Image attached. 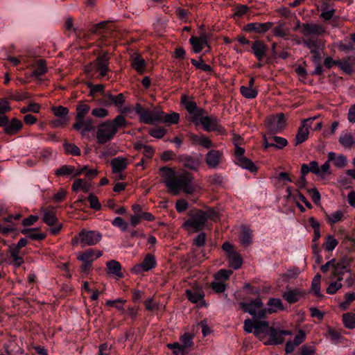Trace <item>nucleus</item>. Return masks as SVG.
<instances>
[{
    "label": "nucleus",
    "mask_w": 355,
    "mask_h": 355,
    "mask_svg": "<svg viewBox=\"0 0 355 355\" xmlns=\"http://www.w3.org/2000/svg\"><path fill=\"white\" fill-rule=\"evenodd\" d=\"M252 231L246 225H241L240 228V233L239 234V240L241 244L243 246H248L252 243Z\"/></svg>",
    "instance_id": "b1692460"
},
{
    "label": "nucleus",
    "mask_w": 355,
    "mask_h": 355,
    "mask_svg": "<svg viewBox=\"0 0 355 355\" xmlns=\"http://www.w3.org/2000/svg\"><path fill=\"white\" fill-rule=\"evenodd\" d=\"M267 305L268 306V308H265V310L261 311L262 316L266 317L268 314H272L277 312L278 311H282L284 309L282 300L278 298H270L268 301Z\"/></svg>",
    "instance_id": "4be33fe9"
},
{
    "label": "nucleus",
    "mask_w": 355,
    "mask_h": 355,
    "mask_svg": "<svg viewBox=\"0 0 355 355\" xmlns=\"http://www.w3.org/2000/svg\"><path fill=\"white\" fill-rule=\"evenodd\" d=\"M292 332L288 330H277L271 327L269 338L264 341L265 345H279L284 341V336L291 335Z\"/></svg>",
    "instance_id": "2eb2a0df"
},
{
    "label": "nucleus",
    "mask_w": 355,
    "mask_h": 355,
    "mask_svg": "<svg viewBox=\"0 0 355 355\" xmlns=\"http://www.w3.org/2000/svg\"><path fill=\"white\" fill-rule=\"evenodd\" d=\"M269 139H272L273 147L277 149H282L288 145L287 139L284 137L269 135Z\"/></svg>",
    "instance_id": "8fccbe9b"
},
{
    "label": "nucleus",
    "mask_w": 355,
    "mask_h": 355,
    "mask_svg": "<svg viewBox=\"0 0 355 355\" xmlns=\"http://www.w3.org/2000/svg\"><path fill=\"white\" fill-rule=\"evenodd\" d=\"M240 92L243 97L249 99L256 98L258 94V90L255 87L248 86H241L240 87Z\"/></svg>",
    "instance_id": "a19ab883"
},
{
    "label": "nucleus",
    "mask_w": 355,
    "mask_h": 355,
    "mask_svg": "<svg viewBox=\"0 0 355 355\" xmlns=\"http://www.w3.org/2000/svg\"><path fill=\"white\" fill-rule=\"evenodd\" d=\"M106 266L109 273L116 276L119 278L123 277L121 272V263L115 260H111L106 263Z\"/></svg>",
    "instance_id": "72a5a7b5"
},
{
    "label": "nucleus",
    "mask_w": 355,
    "mask_h": 355,
    "mask_svg": "<svg viewBox=\"0 0 355 355\" xmlns=\"http://www.w3.org/2000/svg\"><path fill=\"white\" fill-rule=\"evenodd\" d=\"M193 336L189 333H184L180 337L181 345L185 352L189 347H191L193 345Z\"/></svg>",
    "instance_id": "de8ad7c7"
},
{
    "label": "nucleus",
    "mask_w": 355,
    "mask_h": 355,
    "mask_svg": "<svg viewBox=\"0 0 355 355\" xmlns=\"http://www.w3.org/2000/svg\"><path fill=\"white\" fill-rule=\"evenodd\" d=\"M338 241L333 236L328 235L323 243V248L328 252H332L338 245Z\"/></svg>",
    "instance_id": "c03bdc74"
},
{
    "label": "nucleus",
    "mask_w": 355,
    "mask_h": 355,
    "mask_svg": "<svg viewBox=\"0 0 355 355\" xmlns=\"http://www.w3.org/2000/svg\"><path fill=\"white\" fill-rule=\"evenodd\" d=\"M131 66L139 73L141 74L146 69V62L141 55L139 54H134L130 59Z\"/></svg>",
    "instance_id": "7c9ffc66"
},
{
    "label": "nucleus",
    "mask_w": 355,
    "mask_h": 355,
    "mask_svg": "<svg viewBox=\"0 0 355 355\" xmlns=\"http://www.w3.org/2000/svg\"><path fill=\"white\" fill-rule=\"evenodd\" d=\"M113 173H119L124 171L128 166V160L125 157H117L111 160Z\"/></svg>",
    "instance_id": "c85d7f7f"
},
{
    "label": "nucleus",
    "mask_w": 355,
    "mask_h": 355,
    "mask_svg": "<svg viewBox=\"0 0 355 355\" xmlns=\"http://www.w3.org/2000/svg\"><path fill=\"white\" fill-rule=\"evenodd\" d=\"M188 216L189 218L184 222L182 227L191 233L203 230L208 219L216 221L219 218L218 213L212 209L206 211L202 209L190 211Z\"/></svg>",
    "instance_id": "7ed1b4c3"
},
{
    "label": "nucleus",
    "mask_w": 355,
    "mask_h": 355,
    "mask_svg": "<svg viewBox=\"0 0 355 355\" xmlns=\"http://www.w3.org/2000/svg\"><path fill=\"white\" fill-rule=\"evenodd\" d=\"M308 120H303L297 130V132L295 138V145L297 146L305 141L309 137L310 124H307Z\"/></svg>",
    "instance_id": "5701e85b"
},
{
    "label": "nucleus",
    "mask_w": 355,
    "mask_h": 355,
    "mask_svg": "<svg viewBox=\"0 0 355 355\" xmlns=\"http://www.w3.org/2000/svg\"><path fill=\"white\" fill-rule=\"evenodd\" d=\"M199 145L206 149H209L215 146L211 139L203 134H201V139Z\"/></svg>",
    "instance_id": "680f3d73"
},
{
    "label": "nucleus",
    "mask_w": 355,
    "mask_h": 355,
    "mask_svg": "<svg viewBox=\"0 0 355 355\" xmlns=\"http://www.w3.org/2000/svg\"><path fill=\"white\" fill-rule=\"evenodd\" d=\"M302 42L310 50L313 61L314 62H318L321 59L320 50L323 46L322 40L314 37H310L303 40Z\"/></svg>",
    "instance_id": "9b49d317"
},
{
    "label": "nucleus",
    "mask_w": 355,
    "mask_h": 355,
    "mask_svg": "<svg viewBox=\"0 0 355 355\" xmlns=\"http://www.w3.org/2000/svg\"><path fill=\"white\" fill-rule=\"evenodd\" d=\"M239 306L241 310L245 313H248L253 317L263 319L266 316L261 315V311L265 310L263 304L260 297H257L250 302H241L239 303Z\"/></svg>",
    "instance_id": "0eeeda50"
},
{
    "label": "nucleus",
    "mask_w": 355,
    "mask_h": 355,
    "mask_svg": "<svg viewBox=\"0 0 355 355\" xmlns=\"http://www.w3.org/2000/svg\"><path fill=\"white\" fill-rule=\"evenodd\" d=\"M44 214L43 221L49 226H53L58 222L56 210L54 207H49L42 209Z\"/></svg>",
    "instance_id": "393cba45"
},
{
    "label": "nucleus",
    "mask_w": 355,
    "mask_h": 355,
    "mask_svg": "<svg viewBox=\"0 0 355 355\" xmlns=\"http://www.w3.org/2000/svg\"><path fill=\"white\" fill-rule=\"evenodd\" d=\"M326 32L324 25L318 23H304L301 25V33L304 36H322Z\"/></svg>",
    "instance_id": "4468645a"
},
{
    "label": "nucleus",
    "mask_w": 355,
    "mask_h": 355,
    "mask_svg": "<svg viewBox=\"0 0 355 355\" xmlns=\"http://www.w3.org/2000/svg\"><path fill=\"white\" fill-rule=\"evenodd\" d=\"M191 62L196 69H201L206 72H211L213 71L211 67L209 64L205 63L202 58L198 60L191 59Z\"/></svg>",
    "instance_id": "a18cd8bd"
},
{
    "label": "nucleus",
    "mask_w": 355,
    "mask_h": 355,
    "mask_svg": "<svg viewBox=\"0 0 355 355\" xmlns=\"http://www.w3.org/2000/svg\"><path fill=\"white\" fill-rule=\"evenodd\" d=\"M79 238L83 247L96 245L102 239L101 233L96 231H87L85 230L79 232Z\"/></svg>",
    "instance_id": "f8f14e48"
},
{
    "label": "nucleus",
    "mask_w": 355,
    "mask_h": 355,
    "mask_svg": "<svg viewBox=\"0 0 355 355\" xmlns=\"http://www.w3.org/2000/svg\"><path fill=\"white\" fill-rule=\"evenodd\" d=\"M181 103L184 105L186 110L190 114L189 121L198 125L200 123V119L205 116L203 114L205 110L203 108L198 107L195 101L189 100L186 95L181 96Z\"/></svg>",
    "instance_id": "39448f33"
},
{
    "label": "nucleus",
    "mask_w": 355,
    "mask_h": 355,
    "mask_svg": "<svg viewBox=\"0 0 355 355\" xmlns=\"http://www.w3.org/2000/svg\"><path fill=\"white\" fill-rule=\"evenodd\" d=\"M272 33L275 36L279 37H284L287 39L290 35V30L284 24L279 23L277 26L273 28Z\"/></svg>",
    "instance_id": "e433bc0d"
},
{
    "label": "nucleus",
    "mask_w": 355,
    "mask_h": 355,
    "mask_svg": "<svg viewBox=\"0 0 355 355\" xmlns=\"http://www.w3.org/2000/svg\"><path fill=\"white\" fill-rule=\"evenodd\" d=\"M211 288L218 293H223L226 290L225 282L215 280L211 283Z\"/></svg>",
    "instance_id": "338daca9"
},
{
    "label": "nucleus",
    "mask_w": 355,
    "mask_h": 355,
    "mask_svg": "<svg viewBox=\"0 0 355 355\" xmlns=\"http://www.w3.org/2000/svg\"><path fill=\"white\" fill-rule=\"evenodd\" d=\"M74 173V166L70 165H63L58 168L55 174L57 176H69Z\"/></svg>",
    "instance_id": "09e8293b"
},
{
    "label": "nucleus",
    "mask_w": 355,
    "mask_h": 355,
    "mask_svg": "<svg viewBox=\"0 0 355 355\" xmlns=\"http://www.w3.org/2000/svg\"><path fill=\"white\" fill-rule=\"evenodd\" d=\"M305 292L299 289L295 288L293 290H288L283 293V297L289 304H293L298 302L300 298L304 297Z\"/></svg>",
    "instance_id": "cd10ccee"
},
{
    "label": "nucleus",
    "mask_w": 355,
    "mask_h": 355,
    "mask_svg": "<svg viewBox=\"0 0 355 355\" xmlns=\"http://www.w3.org/2000/svg\"><path fill=\"white\" fill-rule=\"evenodd\" d=\"M327 218L330 223L334 224L338 221H340L343 219V213L341 211L338 210L330 215H327Z\"/></svg>",
    "instance_id": "052dcab7"
},
{
    "label": "nucleus",
    "mask_w": 355,
    "mask_h": 355,
    "mask_svg": "<svg viewBox=\"0 0 355 355\" xmlns=\"http://www.w3.org/2000/svg\"><path fill=\"white\" fill-rule=\"evenodd\" d=\"M125 300L118 298L114 300H107L105 304L108 306L114 307L117 310L121 311L122 313H124L125 310L123 306L125 304Z\"/></svg>",
    "instance_id": "3c124183"
},
{
    "label": "nucleus",
    "mask_w": 355,
    "mask_h": 355,
    "mask_svg": "<svg viewBox=\"0 0 355 355\" xmlns=\"http://www.w3.org/2000/svg\"><path fill=\"white\" fill-rule=\"evenodd\" d=\"M343 285L341 282L338 279L336 282H331L327 288V293L330 295L335 294L338 290L342 288Z\"/></svg>",
    "instance_id": "e2e57ef3"
},
{
    "label": "nucleus",
    "mask_w": 355,
    "mask_h": 355,
    "mask_svg": "<svg viewBox=\"0 0 355 355\" xmlns=\"http://www.w3.org/2000/svg\"><path fill=\"white\" fill-rule=\"evenodd\" d=\"M73 128L76 130L80 131L83 137H85L87 133L94 130L93 120L92 119H82L76 121L73 124Z\"/></svg>",
    "instance_id": "a211bd4d"
},
{
    "label": "nucleus",
    "mask_w": 355,
    "mask_h": 355,
    "mask_svg": "<svg viewBox=\"0 0 355 355\" xmlns=\"http://www.w3.org/2000/svg\"><path fill=\"white\" fill-rule=\"evenodd\" d=\"M64 147L65 152L68 154H71L76 156L80 155V148L74 144L66 143L64 144Z\"/></svg>",
    "instance_id": "4d7b16f0"
},
{
    "label": "nucleus",
    "mask_w": 355,
    "mask_h": 355,
    "mask_svg": "<svg viewBox=\"0 0 355 355\" xmlns=\"http://www.w3.org/2000/svg\"><path fill=\"white\" fill-rule=\"evenodd\" d=\"M267 49L266 44L261 40H255L252 44V52L259 61H262L266 56Z\"/></svg>",
    "instance_id": "a878e982"
},
{
    "label": "nucleus",
    "mask_w": 355,
    "mask_h": 355,
    "mask_svg": "<svg viewBox=\"0 0 355 355\" xmlns=\"http://www.w3.org/2000/svg\"><path fill=\"white\" fill-rule=\"evenodd\" d=\"M105 98L107 99V105H110L113 104L114 106L119 108H121L125 101V98L122 93H120L116 96L111 94H107L105 95Z\"/></svg>",
    "instance_id": "473e14b6"
},
{
    "label": "nucleus",
    "mask_w": 355,
    "mask_h": 355,
    "mask_svg": "<svg viewBox=\"0 0 355 355\" xmlns=\"http://www.w3.org/2000/svg\"><path fill=\"white\" fill-rule=\"evenodd\" d=\"M180 162L182 163L185 168L190 170L197 171L200 166V159L190 155L181 157L180 158Z\"/></svg>",
    "instance_id": "c756f323"
},
{
    "label": "nucleus",
    "mask_w": 355,
    "mask_h": 355,
    "mask_svg": "<svg viewBox=\"0 0 355 355\" xmlns=\"http://www.w3.org/2000/svg\"><path fill=\"white\" fill-rule=\"evenodd\" d=\"M185 294L188 300L192 303H197L203 300L205 294L203 290L200 287L187 289Z\"/></svg>",
    "instance_id": "bb28decb"
},
{
    "label": "nucleus",
    "mask_w": 355,
    "mask_h": 355,
    "mask_svg": "<svg viewBox=\"0 0 355 355\" xmlns=\"http://www.w3.org/2000/svg\"><path fill=\"white\" fill-rule=\"evenodd\" d=\"M166 133V130L164 128L158 127L153 128L150 130L149 134L157 139L162 138Z\"/></svg>",
    "instance_id": "0e129e2a"
},
{
    "label": "nucleus",
    "mask_w": 355,
    "mask_h": 355,
    "mask_svg": "<svg viewBox=\"0 0 355 355\" xmlns=\"http://www.w3.org/2000/svg\"><path fill=\"white\" fill-rule=\"evenodd\" d=\"M46 67L45 62L43 60H40L37 67L33 70V74L35 76H40L46 72Z\"/></svg>",
    "instance_id": "69168bd1"
},
{
    "label": "nucleus",
    "mask_w": 355,
    "mask_h": 355,
    "mask_svg": "<svg viewBox=\"0 0 355 355\" xmlns=\"http://www.w3.org/2000/svg\"><path fill=\"white\" fill-rule=\"evenodd\" d=\"M355 300V292L347 293L345 295V301L340 303L339 306L343 310L348 309L351 303Z\"/></svg>",
    "instance_id": "6e6d98bb"
},
{
    "label": "nucleus",
    "mask_w": 355,
    "mask_h": 355,
    "mask_svg": "<svg viewBox=\"0 0 355 355\" xmlns=\"http://www.w3.org/2000/svg\"><path fill=\"white\" fill-rule=\"evenodd\" d=\"M180 119V115L177 112H172L171 114H165L163 112V115L162 116V120L160 122L167 123L170 124H177Z\"/></svg>",
    "instance_id": "79ce46f5"
},
{
    "label": "nucleus",
    "mask_w": 355,
    "mask_h": 355,
    "mask_svg": "<svg viewBox=\"0 0 355 355\" xmlns=\"http://www.w3.org/2000/svg\"><path fill=\"white\" fill-rule=\"evenodd\" d=\"M90 106L85 103H80L76 107V121L85 119V116L89 113Z\"/></svg>",
    "instance_id": "ea45409f"
},
{
    "label": "nucleus",
    "mask_w": 355,
    "mask_h": 355,
    "mask_svg": "<svg viewBox=\"0 0 355 355\" xmlns=\"http://www.w3.org/2000/svg\"><path fill=\"white\" fill-rule=\"evenodd\" d=\"M329 162H333L336 168H342L347 165V158L344 155H336L334 152H330L327 155Z\"/></svg>",
    "instance_id": "2f4dec72"
},
{
    "label": "nucleus",
    "mask_w": 355,
    "mask_h": 355,
    "mask_svg": "<svg viewBox=\"0 0 355 355\" xmlns=\"http://www.w3.org/2000/svg\"><path fill=\"white\" fill-rule=\"evenodd\" d=\"M72 190L75 192L81 190L86 193L89 190V184L85 179H76L72 184Z\"/></svg>",
    "instance_id": "4c0bfd02"
},
{
    "label": "nucleus",
    "mask_w": 355,
    "mask_h": 355,
    "mask_svg": "<svg viewBox=\"0 0 355 355\" xmlns=\"http://www.w3.org/2000/svg\"><path fill=\"white\" fill-rule=\"evenodd\" d=\"M159 174L173 195L178 194L181 191L187 194H191L196 191L193 185L194 176L189 172L183 171L176 174L173 168L163 166L159 169Z\"/></svg>",
    "instance_id": "f257e3e1"
},
{
    "label": "nucleus",
    "mask_w": 355,
    "mask_h": 355,
    "mask_svg": "<svg viewBox=\"0 0 355 355\" xmlns=\"http://www.w3.org/2000/svg\"><path fill=\"white\" fill-rule=\"evenodd\" d=\"M162 115L163 111L159 108H155L153 110H146L141 120V122H143L146 124H154L156 122H160Z\"/></svg>",
    "instance_id": "412c9836"
},
{
    "label": "nucleus",
    "mask_w": 355,
    "mask_h": 355,
    "mask_svg": "<svg viewBox=\"0 0 355 355\" xmlns=\"http://www.w3.org/2000/svg\"><path fill=\"white\" fill-rule=\"evenodd\" d=\"M227 259L230 266L235 270H237L241 268L243 263V259L241 254L237 252H232L227 256Z\"/></svg>",
    "instance_id": "c9c22d12"
},
{
    "label": "nucleus",
    "mask_w": 355,
    "mask_h": 355,
    "mask_svg": "<svg viewBox=\"0 0 355 355\" xmlns=\"http://www.w3.org/2000/svg\"><path fill=\"white\" fill-rule=\"evenodd\" d=\"M235 163L243 168L247 169L252 173L257 172V167L256 165L248 157H239L235 160Z\"/></svg>",
    "instance_id": "f704fd0d"
},
{
    "label": "nucleus",
    "mask_w": 355,
    "mask_h": 355,
    "mask_svg": "<svg viewBox=\"0 0 355 355\" xmlns=\"http://www.w3.org/2000/svg\"><path fill=\"white\" fill-rule=\"evenodd\" d=\"M189 42L195 53H199L202 51L205 46H209L207 35L205 33H200L199 37L191 36L189 39Z\"/></svg>",
    "instance_id": "f3484780"
},
{
    "label": "nucleus",
    "mask_w": 355,
    "mask_h": 355,
    "mask_svg": "<svg viewBox=\"0 0 355 355\" xmlns=\"http://www.w3.org/2000/svg\"><path fill=\"white\" fill-rule=\"evenodd\" d=\"M232 273L233 272L230 270L221 269L214 275V279L216 281L224 282L229 279Z\"/></svg>",
    "instance_id": "5fc2aeb1"
},
{
    "label": "nucleus",
    "mask_w": 355,
    "mask_h": 355,
    "mask_svg": "<svg viewBox=\"0 0 355 355\" xmlns=\"http://www.w3.org/2000/svg\"><path fill=\"white\" fill-rule=\"evenodd\" d=\"M270 329L271 327H269L268 322L257 320L255 322L254 334L264 343L265 338L269 335Z\"/></svg>",
    "instance_id": "aec40b11"
},
{
    "label": "nucleus",
    "mask_w": 355,
    "mask_h": 355,
    "mask_svg": "<svg viewBox=\"0 0 355 355\" xmlns=\"http://www.w3.org/2000/svg\"><path fill=\"white\" fill-rule=\"evenodd\" d=\"M112 225L114 227H117L121 230V231L125 232L128 229V223L121 218V217H116L112 221Z\"/></svg>",
    "instance_id": "bf43d9fd"
},
{
    "label": "nucleus",
    "mask_w": 355,
    "mask_h": 355,
    "mask_svg": "<svg viewBox=\"0 0 355 355\" xmlns=\"http://www.w3.org/2000/svg\"><path fill=\"white\" fill-rule=\"evenodd\" d=\"M343 322L347 329L355 328V313H347L343 315Z\"/></svg>",
    "instance_id": "37998d69"
},
{
    "label": "nucleus",
    "mask_w": 355,
    "mask_h": 355,
    "mask_svg": "<svg viewBox=\"0 0 355 355\" xmlns=\"http://www.w3.org/2000/svg\"><path fill=\"white\" fill-rule=\"evenodd\" d=\"M110 56L108 53L105 52L99 55L96 59L90 64L85 67V71L92 76L98 73L96 78H102L107 75L111 71L110 68Z\"/></svg>",
    "instance_id": "20e7f679"
},
{
    "label": "nucleus",
    "mask_w": 355,
    "mask_h": 355,
    "mask_svg": "<svg viewBox=\"0 0 355 355\" xmlns=\"http://www.w3.org/2000/svg\"><path fill=\"white\" fill-rule=\"evenodd\" d=\"M225 159L223 150L210 149L205 155V162L209 168L216 169L220 166Z\"/></svg>",
    "instance_id": "9d476101"
},
{
    "label": "nucleus",
    "mask_w": 355,
    "mask_h": 355,
    "mask_svg": "<svg viewBox=\"0 0 355 355\" xmlns=\"http://www.w3.org/2000/svg\"><path fill=\"white\" fill-rule=\"evenodd\" d=\"M157 261L155 255L147 254L144 261L141 263L136 264L132 268V272L137 275H140L144 272H147L155 268Z\"/></svg>",
    "instance_id": "ddd939ff"
},
{
    "label": "nucleus",
    "mask_w": 355,
    "mask_h": 355,
    "mask_svg": "<svg viewBox=\"0 0 355 355\" xmlns=\"http://www.w3.org/2000/svg\"><path fill=\"white\" fill-rule=\"evenodd\" d=\"M39 229H25L21 230L23 234H28V236L32 240L42 241L45 239L46 234L42 232H36Z\"/></svg>",
    "instance_id": "58836bf2"
},
{
    "label": "nucleus",
    "mask_w": 355,
    "mask_h": 355,
    "mask_svg": "<svg viewBox=\"0 0 355 355\" xmlns=\"http://www.w3.org/2000/svg\"><path fill=\"white\" fill-rule=\"evenodd\" d=\"M339 142L345 148H349L354 145L355 140L352 135L345 134L340 137Z\"/></svg>",
    "instance_id": "49530a36"
},
{
    "label": "nucleus",
    "mask_w": 355,
    "mask_h": 355,
    "mask_svg": "<svg viewBox=\"0 0 355 355\" xmlns=\"http://www.w3.org/2000/svg\"><path fill=\"white\" fill-rule=\"evenodd\" d=\"M266 123L271 133L281 132L287 125L286 119L282 112L268 116L266 119Z\"/></svg>",
    "instance_id": "6e6552de"
},
{
    "label": "nucleus",
    "mask_w": 355,
    "mask_h": 355,
    "mask_svg": "<svg viewBox=\"0 0 355 355\" xmlns=\"http://www.w3.org/2000/svg\"><path fill=\"white\" fill-rule=\"evenodd\" d=\"M128 121L125 117L119 114L112 120H107L97 126L96 132V141L98 144H104L112 140L118 132L119 128H125Z\"/></svg>",
    "instance_id": "f03ea898"
},
{
    "label": "nucleus",
    "mask_w": 355,
    "mask_h": 355,
    "mask_svg": "<svg viewBox=\"0 0 355 355\" xmlns=\"http://www.w3.org/2000/svg\"><path fill=\"white\" fill-rule=\"evenodd\" d=\"M249 10L250 8L248 6L240 5L234 8V16L241 18L245 15Z\"/></svg>",
    "instance_id": "774afa93"
},
{
    "label": "nucleus",
    "mask_w": 355,
    "mask_h": 355,
    "mask_svg": "<svg viewBox=\"0 0 355 355\" xmlns=\"http://www.w3.org/2000/svg\"><path fill=\"white\" fill-rule=\"evenodd\" d=\"M0 127L3 128L4 132L9 135H15L21 131L23 128L22 121L17 118H12L10 121L7 116L0 119Z\"/></svg>",
    "instance_id": "1a4fd4ad"
},
{
    "label": "nucleus",
    "mask_w": 355,
    "mask_h": 355,
    "mask_svg": "<svg viewBox=\"0 0 355 355\" xmlns=\"http://www.w3.org/2000/svg\"><path fill=\"white\" fill-rule=\"evenodd\" d=\"M103 255V252L96 249H87L84 252H78L77 259L82 262H87L92 264L93 261Z\"/></svg>",
    "instance_id": "6ab92c4d"
},
{
    "label": "nucleus",
    "mask_w": 355,
    "mask_h": 355,
    "mask_svg": "<svg viewBox=\"0 0 355 355\" xmlns=\"http://www.w3.org/2000/svg\"><path fill=\"white\" fill-rule=\"evenodd\" d=\"M53 114L59 118H68L69 109L62 105L53 106L51 107Z\"/></svg>",
    "instance_id": "603ef678"
},
{
    "label": "nucleus",
    "mask_w": 355,
    "mask_h": 355,
    "mask_svg": "<svg viewBox=\"0 0 355 355\" xmlns=\"http://www.w3.org/2000/svg\"><path fill=\"white\" fill-rule=\"evenodd\" d=\"M200 123L207 132H216L220 135H226L227 131L220 123L219 119L214 115L202 116L200 119Z\"/></svg>",
    "instance_id": "423d86ee"
},
{
    "label": "nucleus",
    "mask_w": 355,
    "mask_h": 355,
    "mask_svg": "<svg viewBox=\"0 0 355 355\" xmlns=\"http://www.w3.org/2000/svg\"><path fill=\"white\" fill-rule=\"evenodd\" d=\"M273 23L270 21L266 23L252 22L247 24L244 26L243 31L248 33L263 34L271 29Z\"/></svg>",
    "instance_id": "dca6fc26"
},
{
    "label": "nucleus",
    "mask_w": 355,
    "mask_h": 355,
    "mask_svg": "<svg viewBox=\"0 0 355 355\" xmlns=\"http://www.w3.org/2000/svg\"><path fill=\"white\" fill-rule=\"evenodd\" d=\"M320 279L321 276L319 274H317L313 279L311 283V291L314 293V295L317 297H321L322 294L320 293Z\"/></svg>",
    "instance_id": "864d4df0"
},
{
    "label": "nucleus",
    "mask_w": 355,
    "mask_h": 355,
    "mask_svg": "<svg viewBox=\"0 0 355 355\" xmlns=\"http://www.w3.org/2000/svg\"><path fill=\"white\" fill-rule=\"evenodd\" d=\"M91 209L98 211L101 208V205L98 198L94 194H89L87 198Z\"/></svg>",
    "instance_id": "13d9d810"
}]
</instances>
